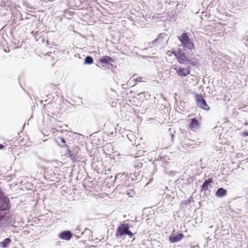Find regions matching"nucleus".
<instances>
[{"label":"nucleus","mask_w":248,"mask_h":248,"mask_svg":"<svg viewBox=\"0 0 248 248\" xmlns=\"http://www.w3.org/2000/svg\"><path fill=\"white\" fill-rule=\"evenodd\" d=\"M138 95L140 97V98L144 99H148L150 96V94H149V92L146 91H144L140 93H139Z\"/></svg>","instance_id":"2eb2a0df"},{"label":"nucleus","mask_w":248,"mask_h":248,"mask_svg":"<svg viewBox=\"0 0 248 248\" xmlns=\"http://www.w3.org/2000/svg\"><path fill=\"white\" fill-rule=\"evenodd\" d=\"M141 79V78H137L136 79V81H140H140H141V80H140V79Z\"/></svg>","instance_id":"a878e982"},{"label":"nucleus","mask_w":248,"mask_h":248,"mask_svg":"<svg viewBox=\"0 0 248 248\" xmlns=\"http://www.w3.org/2000/svg\"><path fill=\"white\" fill-rule=\"evenodd\" d=\"M172 53L180 64H187L189 63L193 67H197L198 65L197 59H191V56L193 53L192 52L191 53L187 54L184 51V50L179 48L177 51H173Z\"/></svg>","instance_id":"f257e3e1"},{"label":"nucleus","mask_w":248,"mask_h":248,"mask_svg":"<svg viewBox=\"0 0 248 248\" xmlns=\"http://www.w3.org/2000/svg\"><path fill=\"white\" fill-rule=\"evenodd\" d=\"M184 237V234L180 232L176 235H171L169 237V240L171 243H174L180 241Z\"/></svg>","instance_id":"1a4fd4ad"},{"label":"nucleus","mask_w":248,"mask_h":248,"mask_svg":"<svg viewBox=\"0 0 248 248\" xmlns=\"http://www.w3.org/2000/svg\"><path fill=\"white\" fill-rule=\"evenodd\" d=\"M163 33H160L158 35L157 38L155 39L153 41V43L156 42L157 41H159V39H162L163 37Z\"/></svg>","instance_id":"aec40b11"},{"label":"nucleus","mask_w":248,"mask_h":248,"mask_svg":"<svg viewBox=\"0 0 248 248\" xmlns=\"http://www.w3.org/2000/svg\"><path fill=\"white\" fill-rule=\"evenodd\" d=\"M59 140H60L61 143H62L63 145H60L61 146L64 147H68V145L66 144V142L64 138L62 137H58Z\"/></svg>","instance_id":"a211bd4d"},{"label":"nucleus","mask_w":248,"mask_h":248,"mask_svg":"<svg viewBox=\"0 0 248 248\" xmlns=\"http://www.w3.org/2000/svg\"><path fill=\"white\" fill-rule=\"evenodd\" d=\"M100 62L105 64H109L110 62H114L113 60L108 56H102L100 59Z\"/></svg>","instance_id":"f8f14e48"},{"label":"nucleus","mask_w":248,"mask_h":248,"mask_svg":"<svg viewBox=\"0 0 248 248\" xmlns=\"http://www.w3.org/2000/svg\"><path fill=\"white\" fill-rule=\"evenodd\" d=\"M245 124H248V123L247 122H246Z\"/></svg>","instance_id":"7c9ffc66"},{"label":"nucleus","mask_w":248,"mask_h":248,"mask_svg":"<svg viewBox=\"0 0 248 248\" xmlns=\"http://www.w3.org/2000/svg\"><path fill=\"white\" fill-rule=\"evenodd\" d=\"M215 195L217 197H224L227 195V190L223 187L218 188L216 191Z\"/></svg>","instance_id":"9d476101"},{"label":"nucleus","mask_w":248,"mask_h":248,"mask_svg":"<svg viewBox=\"0 0 248 248\" xmlns=\"http://www.w3.org/2000/svg\"><path fill=\"white\" fill-rule=\"evenodd\" d=\"M171 137H172V138H173V134H171Z\"/></svg>","instance_id":"cd10ccee"},{"label":"nucleus","mask_w":248,"mask_h":248,"mask_svg":"<svg viewBox=\"0 0 248 248\" xmlns=\"http://www.w3.org/2000/svg\"><path fill=\"white\" fill-rule=\"evenodd\" d=\"M112 178H113L112 176H110V179H112Z\"/></svg>","instance_id":"c756f323"},{"label":"nucleus","mask_w":248,"mask_h":248,"mask_svg":"<svg viewBox=\"0 0 248 248\" xmlns=\"http://www.w3.org/2000/svg\"><path fill=\"white\" fill-rule=\"evenodd\" d=\"M195 99L198 107L205 110H209L210 109L206 101L203 98L202 94H196Z\"/></svg>","instance_id":"7ed1b4c3"},{"label":"nucleus","mask_w":248,"mask_h":248,"mask_svg":"<svg viewBox=\"0 0 248 248\" xmlns=\"http://www.w3.org/2000/svg\"><path fill=\"white\" fill-rule=\"evenodd\" d=\"M192 141L189 140L188 139H185L183 141L181 142V145L182 148L180 147V150L183 152L186 150L187 148L192 145Z\"/></svg>","instance_id":"0eeeda50"},{"label":"nucleus","mask_w":248,"mask_h":248,"mask_svg":"<svg viewBox=\"0 0 248 248\" xmlns=\"http://www.w3.org/2000/svg\"><path fill=\"white\" fill-rule=\"evenodd\" d=\"M175 69L178 75L181 77H186L188 75L186 72V69L185 68L179 67L178 68H175Z\"/></svg>","instance_id":"ddd939ff"},{"label":"nucleus","mask_w":248,"mask_h":248,"mask_svg":"<svg viewBox=\"0 0 248 248\" xmlns=\"http://www.w3.org/2000/svg\"><path fill=\"white\" fill-rule=\"evenodd\" d=\"M85 231L86 232H88L89 233H91L92 232L91 231L90 229H85Z\"/></svg>","instance_id":"bb28decb"},{"label":"nucleus","mask_w":248,"mask_h":248,"mask_svg":"<svg viewBox=\"0 0 248 248\" xmlns=\"http://www.w3.org/2000/svg\"><path fill=\"white\" fill-rule=\"evenodd\" d=\"M129 229V225L128 224H122L119 225L117 229L116 236L118 238L126 233L127 231Z\"/></svg>","instance_id":"39448f33"},{"label":"nucleus","mask_w":248,"mask_h":248,"mask_svg":"<svg viewBox=\"0 0 248 248\" xmlns=\"http://www.w3.org/2000/svg\"><path fill=\"white\" fill-rule=\"evenodd\" d=\"M192 201V197H190L189 199H188L187 200L184 201L182 202V204H184L185 205H188Z\"/></svg>","instance_id":"6ab92c4d"},{"label":"nucleus","mask_w":248,"mask_h":248,"mask_svg":"<svg viewBox=\"0 0 248 248\" xmlns=\"http://www.w3.org/2000/svg\"><path fill=\"white\" fill-rule=\"evenodd\" d=\"M213 178H209L204 180V182L201 186V192L202 191H206L209 186L212 187L211 184L213 183Z\"/></svg>","instance_id":"6e6552de"},{"label":"nucleus","mask_w":248,"mask_h":248,"mask_svg":"<svg viewBox=\"0 0 248 248\" xmlns=\"http://www.w3.org/2000/svg\"><path fill=\"white\" fill-rule=\"evenodd\" d=\"M190 34L189 33L184 32L182 33L181 36L178 37L179 41L180 42V46L183 47L184 51L189 50L192 52V50L194 49V45L192 39L189 37ZM182 49L181 48H180Z\"/></svg>","instance_id":"f03ea898"},{"label":"nucleus","mask_w":248,"mask_h":248,"mask_svg":"<svg viewBox=\"0 0 248 248\" xmlns=\"http://www.w3.org/2000/svg\"><path fill=\"white\" fill-rule=\"evenodd\" d=\"M189 127L190 128L194 129H196L199 127V121L196 118H192L190 120Z\"/></svg>","instance_id":"4468645a"},{"label":"nucleus","mask_w":248,"mask_h":248,"mask_svg":"<svg viewBox=\"0 0 248 248\" xmlns=\"http://www.w3.org/2000/svg\"><path fill=\"white\" fill-rule=\"evenodd\" d=\"M4 147V146L2 144H0V149H3Z\"/></svg>","instance_id":"b1692460"},{"label":"nucleus","mask_w":248,"mask_h":248,"mask_svg":"<svg viewBox=\"0 0 248 248\" xmlns=\"http://www.w3.org/2000/svg\"><path fill=\"white\" fill-rule=\"evenodd\" d=\"M125 234L127 235L128 236H129V237L130 238H132L133 236H134V233H133L131 231L129 230V229L128 230V231H127L126 232V233H125Z\"/></svg>","instance_id":"412c9836"},{"label":"nucleus","mask_w":248,"mask_h":248,"mask_svg":"<svg viewBox=\"0 0 248 248\" xmlns=\"http://www.w3.org/2000/svg\"><path fill=\"white\" fill-rule=\"evenodd\" d=\"M243 135L245 137L248 136V131L244 132Z\"/></svg>","instance_id":"5701e85b"},{"label":"nucleus","mask_w":248,"mask_h":248,"mask_svg":"<svg viewBox=\"0 0 248 248\" xmlns=\"http://www.w3.org/2000/svg\"><path fill=\"white\" fill-rule=\"evenodd\" d=\"M72 236V233L69 230L63 231L59 234V237L60 238L66 241L70 240Z\"/></svg>","instance_id":"423d86ee"},{"label":"nucleus","mask_w":248,"mask_h":248,"mask_svg":"<svg viewBox=\"0 0 248 248\" xmlns=\"http://www.w3.org/2000/svg\"><path fill=\"white\" fill-rule=\"evenodd\" d=\"M69 157L73 162H77L78 160L79 155V149L78 147H74L71 149H68Z\"/></svg>","instance_id":"20e7f679"},{"label":"nucleus","mask_w":248,"mask_h":248,"mask_svg":"<svg viewBox=\"0 0 248 248\" xmlns=\"http://www.w3.org/2000/svg\"><path fill=\"white\" fill-rule=\"evenodd\" d=\"M120 174H118L117 175H116L115 176V179H114V181L116 180V179H117L118 178V177H119V176L120 175Z\"/></svg>","instance_id":"393cba45"},{"label":"nucleus","mask_w":248,"mask_h":248,"mask_svg":"<svg viewBox=\"0 0 248 248\" xmlns=\"http://www.w3.org/2000/svg\"><path fill=\"white\" fill-rule=\"evenodd\" d=\"M190 69H191V66H190V65H189V66H187V67L186 68V73H187V75L190 74Z\"/></svg>","instance_id":"4be33fe9"},{"label":"nucleus","mask_w":248,"mask_h":248,"mask_svg":"<svg viewBox=\"0 0 248 248\" xmlns=\"http://www.w3.org/2000/svg\"><path fill=\"white\" fill-rule=\"evenodd\" d=\"M93 62V58L90 56H87L84 59V64H91Z\"/></svg>","instance_id":"dca6fc26"},{"label":"nucleus","mask_w":248,"mask_h":248,"mask_svg":"<svg viewBox=\"0 0 248 248\" xmlns=\"http://www.w3.org/2000/svg\"><path fill=\"white\" fill-rule=\"evenodd\" d=\"M11 243L12 240L10 238H6L2 241L0 242V247L2 248H8Z\"/></svg>","instance_id":"9b49d317"},{"label":"nucleus","mask_w":248,"mask_h":248,"mask_svg":"<svg viewBox=\"0 0 248 248\" xmlns=\"http://www.w3.org/2000/svg\"><path fill=\"white\" fill-rule=\"evenodd\" d=\"M137 167V165H135V167L136 168ZM138 167H140V165H138Z\"/></svg>","instance_id":"c85d7f7f"},{"label":"nucleus","mask_w":248,"mask_h":248,"mask_svg":"<svg viewBox=\"0 0 248 248\" xmlns=\"http://www.w3.org/2000/svg\"><path fill=\"white\" fill-rule=\"evenodd\" d=\"M126 194L130 197H132L134 196L135 192L133 189L127 188L126 190Z\"/></svg>","instance_id":"f3484780"}]
</instances>
